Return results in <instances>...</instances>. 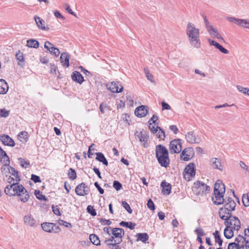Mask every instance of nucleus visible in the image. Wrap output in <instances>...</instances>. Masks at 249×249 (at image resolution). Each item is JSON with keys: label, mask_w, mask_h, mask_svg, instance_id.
Instances as JSON below:
<instances>
[{"label": "nucleus", "mask_w": 249, "mask_h": 249, "mask_svg": "<svg viewBox=\"0 0 249 249\" xmlns=\"http://www.w3.org/2000/svg\"><path fill=\"white\" fill-rule=\"evenodd\" d=\"M157 128H159V131L157 132V137L160 139L163 140L165 137V131L160 127L157 125Z\"/></svg>", "instance_id": "nucleus-42"}, {"label": "nucleus", "mask_w": 249, "mask_h": 249, "mask_svg": "<svg viewBox=\"0 0 249 249\" xmlns=\"http://www.w3.org/2000/svg\"><path fill=\"white\" fill-rule=\"evenodd\" d=\"M185 138L187 142L190 143H199L201 142V138L196 136L192 131L187 132Z\"/></svg>", "instance_id": "nucleus-11"}, {"label": "nucleus", "mask_w": 249, "mask_h": 249, "mask_svg": "<svg viewBox=\"0 0 249 249\" xmlns=\"http://www.w3.org/2000/svg\"><path fill=\"white\" fill-rule=\"evenodd\" d=\"M211 164L213 168L222 170L223 166L221 165L220 160L213 158L211 160Z\"/></svg>", "instance_id": "nucleus-24"}, {"label": "nucleus", "mask_w": 249, "mask_h": 249, "mask_svg": "<svg viewBox=\"0 0 249 249\" xmlns=\"http://www.w3.org/2000/svg\"><path fill=\"white\" fill-rule=\"evenodd\" d=\"M195 231L196 232V233L197 235V236H203L205 235V233L204 232L203 230L201 228H197L196 229Z\"/></svg>", "instance_id": "nucleus-61"}, {"label": "nucleus", "mask_w": 249, "mask_h": 249, "mask_svg": "<svg viewBox=\"0 0 249 249\" xmlns=\"http://www.w3.org/2000/svg\"><path fill=\"white\" fill-rule=\"evenodd\" d=\"M147 205V207L151 210H154L155 209L154 203L150 198L148 199Z\"/></svg>", "instance_id": "nucleus-56"}, {"label": "nucleus", "mask_w": 249, "mask_h": 249, "mask_svg": "<svg viewBox=\"0 0 249 249\" xmlns=\"http://www.w3.org/2000/svg\"><path fill=\"white\" fill-rule=\"evenodd\" d=\"M39 42L34 39H30L27 41V46L30 48H38L39 47Z\"/></svg>", "instance_id": "nucleus-34"}, {"label": "nucleus", "mask_w": 249, "mask_h": 249, "mask_svg": "<svg viewBox=\"0 0 249 249\" xmlns=\"http://www.w3.org/2000/svg\"><path fill=\"white\" fill-rule=\"evenodd\" d=\"M24 187L17 181L16 183L7 185L4 189V192L7 195L15 196L22 191H24Z\"/></svg>", "instance_id": "nucleus-3"}, {"label": "nucleus", "mask_w": 249, "mask_h": 249, "mask_svg": "<svg viewBox=\"0 0 249 249\" xmlns=\"http://www.w3.org/2000/svg\"><path fill=\"white\" fill-rule=\"evenodd\" d=\"M112 234L115 238L114 241L118 243H121L123 241L122 238L124 236V231L123 229L120 228H114L111 229Z\"/></svg>", "instance_id": "nucleus-7"}, {"label": "nucleus", "mask_w": 249, "mask_h": 249, "mask_svg": "<svg viewBox=\"0 0 249 249\" xmlns=\"http://www.w3.org/2000/svg\"><path fill=\"white\" fill-rule=\"evenodd\" d=\"M34 19L36 22V24L37 27L39 29L44 31H49L50 30V28L48 26L46 27L45 26H43L45 21L40 17H38L37 16H35L34 17Z\"/></svg>", "instance_id": "nucleus-19"}, {"label": "nucleus", "mask_w": 249, "mask_h": 249, "mask_svg": "<svg viewBox=\"0 0 249 249\" xmlns=\"http://www.w3.org/2000/svg\"><path fill=\"white\" fill-rule=\"evenodd\" d=\"M144 71L147 79L152 82H154V77L153 75L150 73L148 69L147 68H144Z\"/></svg>", "instance_id": "nucleus-45"}, {"label": "nucleus", "mask_w": 249, "mask_h": 249, "mask_svg": "<svg viewBox=\"0 0 249 249\" xmlns=\"http://www.w3.org/2000/svg\"><path fill=\"white\" fill-rule=\"evenodd\" d=\"M68 175L69 178L72 180H73L75 179H76L77 177L75 170L71 168H70L68 173Z\"/></svg>", "instance_id": "nucleus-39"}, {"label": "nucleus", "mask_w": 249, "mask_h": 249, "mask_svg": "<svg viewBox=\"0 0 249 249\" xmlns=\"http://www.w3.org/2000/svg\"><path fill=\"white\" fill-rule=\"evenodd\" d=\"M137 237V241H141L142 242L145 243L148 240L149 236L146 233H138L136 235Z\"/></svg>", "instance_id": "nucleus-33"}, {"label": "nucleus", "mask_w": 249, "mask_h": 249, "mask_svg": "<svg viewBox=\"0 0 249 249\" xmlns=\"http://www.w3.org/2000/svg\"><path fill=\"white\" fill-rule=\"evenodd\" d=\"M18 136L20 138L26 140L28 139V133L26 131H21L18 134Z\"/></svg>", "instance_id": "nucleus-62"}, {"label": "nucleus", "mask_w": 249, "mask_h": 249, "mask_svg": "<svg viewBox=\"0 0 249 249\" xmlns=\"http://www.w3.org/2000/svg\"><path fill=\"white\" fill-rule=\"evenodd\" d=\"M48 51H49L51 53L54 54L55 56H58L60 53L59 49L54 47V46L50 48V50H48Z\"/></svg>", "instance_id": "nucleus-49"}, {"label": "nucleus", "mask_w": 249, "mask_h": 249, "mask_svg": "<svg viewBox=\"0 0 249 249\" xmlns=\"http://www.w3.org/2000/svg\"><path fill=\"white\" fill-rule=\"evenodd\" d=\"M87 211L88 213L90 214L92 216H95L96 215V212L95 210L93 208V207L91 205H89L87 208Z\"/></svg>", "instance_id": "nucleus-46"}, {"label": "nucleus", "mask_w": 249, "mask_h": 249, "mask_svg": "<svg viewBox=\"0 0 249 249\" xmlns=\"http://www.w3.org/2000/svg\"><path fill=\"white\" fill-rule=\"evenodd\" d=\"M41 227L43 231L48 232H51L52 231L58 232L60 231L59 226L53 223H43L41 224Z\"/></svg>", "instance_id": "nucleus-9"}, {"label": "nucleus", "mask_w": 249, "mask_h": 249, "mask_svg": "<svg viewBox=\"0 0 249 249\" xmlns=\"http://www.w3.org/2000/svg\"><path fill=\"white\" fill-rule=\"evenodd\" d=\"M95 154L96 155L95 158L96 160L100 162H102L105 165H108V161L102 153L97 152L95 153Z\"/></svg>", "instance_id": "nucleus-27"}, {"label": "nucleus", "mask_w": 249, "mask_h": 249, "mask_svg": "<svg viewBox=\"0 0 249 249\" xmlns=\"http://www.w3.org/2000/svg\"><path fill=\"white\" fill-rule=\"evenodd\" d=\"M186 33L191 45L196 48H199L201 45L199 29L196 28L194 24L189 22L187 24Z\"/></svg>", "instance_id": "nucleus-1"}, {"label": "nucleus", "mask_w": 249, "mask_h": 249, "mask_svg": "<svg viewBox=\"0 0 249 249\" xmlns=\"http://www.w3.org/2000/svg\"><path fill=\"white\" fill-rule=\"evenodd\" d=\"M113 187L116 189L117 191L120 190L122 187V184L117 180H114L113 183Z\"/></svg>", "instance_id": "nucleus-52"}, {"label": "nucleus", "mask_w": 249, "mask_h": 249, "mask_svg": "<svg viewBox=\"0 0 249 249\" xmlns=\"http://www.w3.org/2000/svg\"><path fill=\"white\" fill-rule=\"evenodd\" d=\"M216 48L222 53H224L225 54L229 53V51L225 49V48H224L222 45H221L219 43L217 44Z\"/></svg>", "instance_id": "nucleus-53"}, {"label": "nucleus", "mask_w": 249, "mask_h": 249, "mask_svg": "<svg viewBox=\"0 0 249 249\" xmlns=\"http://www.w3.org/2000/svg\"><path fill=\"white\" fill-rule=\"evenodd\" d=\"M71 79L73 81L81 84L84 81V77L80 72L74 71L71 75Z\"/></svg>", "instance_id": "nucleus-20"}, {"label": "nucleus", "mask_w": 249, "mask_h": 249, "mask_svg": "<svg viewBox=\"0 0 249 249\" xmlns=\"http://www.w3.org/2000/svg\"><path fill=\"white\" fill-rule=\"evenodd\" d=\"M10 111L6 110L5 108L0 109V116L1 117L6 118L9 115Z\"/></svg>", "instance_id": "nucleus-50"}, {"label": "nucleus", "mask_w": 249, "mask_h": 249, "mask_svg": "<svg viewBox=\"0 0 249 249\" xmlns=\"http://www.w3.org/2000/svg\"><path fill=\"white\" fill-rule=\"evenodd\" d=\"M198 190V194H200V191H202V194H206L210 190V186L207 185L205 183L200 181H197L196 183H195Z\"/></svg>", "instance_id": "nucleus-16"}, {"label": "nucleus", "mask_w": 249, "mask_h": 249, "mask_svg": "<svg viewBox=\"0 0 249 249\" xmlns=\"http://www.w3.org/2000/svg\"><path fill=\"white\" fill-rule=\"evenodd\" d=\"M228 249H240L239 244L235 242H231L229 244Z\"/></svg>", "instance_id": "nucleus-51"}, {"label": "nucleus", "mask_w": 249, "mask_h": 249, "mask_svg": "<svg viewBox=\"0 0 249 249\" xmlns=\"http://www.w3.org/2000/svg\"><path fill=\"white\" fill-rule=\"evenodd\" d=\"M242 202L245 207L249 206V193L243 195Z\"/></svg>", "instance_id": "nucleus-43"}, {"label": "nucleus", "mask_w": 249, "mask_h": 249, "mask_svg": "<svg viewBox=\"0 0 249 249\" xmlns=\"http://www.w3.org/2000/svg\"><path fill=\"white\" fill-rule=\"evenodd\" d=\"M9 89L8 84L5 80L0 79V94H4L7 93Z\"/></svg>", "instance_id": "nucleus-25"}, {"label": "nucleus", "mask_w": 249, "mask_h": 249, "mask_svg": "<svg viewBox=\"0 0 249 249\" xmlns=\"http://www.w3.org/2000/svg\"><path fill=\"white\" fill-rule=\"evenodd\" d=\"M169 150L173 153H179L181 151V142L180 139L172 140L169 144Z\"/></svg>", "instance_id": "nucleus-6"}, {"label": "nucleus", "mask_w": 249, "mask_h": 249, "mask_svg": "<svg viewBox=\"0 0 249 249\" xmlns=\"http://www.w3.org/2000/svg\"><path fill=\"white\" fill-rule=\"evenodd\" d=\"M223 206L219 209V215L222 220H227L232 215V212L235 210L236 203L231 197H226L223 203Z\"/></svg>", "instance_id": "nucleus-2"}, {"label": "nucleus", "mask_w": 249, "mask_h": 249, "mask_svg": "<svg viewBox=\"0 0 249 249\" xmlns=\"http://www.w3.org/2000/svg\"><path fill=\"white\" fill-rule=\"evenodd\" d=\"M224 220L226 226H230L234 230L238 231L241 228L240 221L236 216L231 215L230 218Z\"/></svg>", "instance_id": "nucleus-4"}, {"label": "nucleus", "mask_w": 249, "mask_h": 249, "mask_svg": "<svg viewBox=\"0 0 249 249\" xmlns=\"http://www.w3.org/2000/svg\"><path fill=\"white\" fill-rule=\"evenodd\" d=\"M100 110L102 114H104L105 112L106 109H107L108 110H110V107L107 106L106 104L102 103L100 105Z\"/></svg>", "instance_id": "nucleus-48"}, {"label": "nucleus", "mask_w": 249, "mask_h": 249, "mask_svg": "<svg viewBox=\"0 0 249 249\" xmlns=\"http://www.w3.org/2000/svg\"><path fill=\"white\" fill-rule=\"evenodd\" d=\"M140 141L143 144L144 147H145V144L147 143L148 139V136L147 135L145 131H141L139 135L138 136Z\"/></svg>", "instance_id": "nucleus-30"}, {"label": "nucleus", "mask_w": 249, "mask_h": 249, "mask_svg": "<svg viewBox=\"0 0 249 249\" xmlns=\"http://www.w3.org/2000/svg\"><path fill=\"white\" fill-rule=\"evenodd\" d=\"M8 171L9 173H10L12 175L14 176L16 178V181H19L20 178L18 175V171L17 170H16L13 167H9V168H8Z\"/></svg>", "instance_id": "nucleus-38"}, {"label": "nucleus", "mask_w": 249, "mask_h": 249, "mask_svg": "<svg viewBox=\"0 0 249 249\" xmlns=\"http://www.w3.org/2000/svg\"><path fill=\"white\" fill-rule=\"evenodd\" d=\"M106 86L109 90L114 93L121 92L123 90V87L119 82H111L107 84Z\"/></svg>", "instance_id": "nucleus-8"}, {"label": "nucleus", "mask_w": 249, "mask_h": 249, "mask_svg": "<svg viewBox=\"0 0 249 249\" xmlns=\"http://www.w3.org/2000/svg\"><path fill=\"white\" fill-rule=\"evenodd\" d=\"M35 195H36V197L39 200L44 201L47 200V198L46 196L43 195L39 190H35Z\"/></svg>", "instance_id": "nucleus-41"}, {"label": "nucleus", "mask_w": 249, "mask_h": 249, "mask_svg": "<svg viewBox=\"0 0 249 249\" xmlns=\"http://www.w3.org/2000/svg\"><path fill=\"white\" fill-rule=\"evenodd\" d=\"M213 235L214 237L215 242L217 243L219 246H221L223 243V240L220 237L219 232L218 231H215Z\"/></svg>", "instance_id": "nucleus-37"}, {"label": "nucleus", "mask_w": 249, "mask_h": 249, "mask_svg": "<svg viewBox=\"0 0 249 249\" xmlns=\"http://www.w3.org/2000/svg\"><path fill=\"white\" fill-rule=\"evenodd\" d=\"M0 161L5 165H9L10 163V159L7 154L0 158Z\"/></svg>", "instance_id": "nucleus-44"}, {"label": "nucleus", "mask_w": 249, "mask_h": 249, "mask_svg": "<svg viewBox=\"0 0 249 249\" xmlns=\"http://www.w3.org/2000/svg\"><path fill=\"white\" fill-rule=\"evenodd\" d=\"M227 19L229 22L234 23L240 26H242L244 22V19L236 18L234 17H228Z\"/></svg>", "instance_id": "nucleus-36"}, {"label": "nucleus", "mask_w": 249, "mask_h": 249, "mask_svg": "<svg viewBox=\"0 0 249 249\" xmlns=\"http://www.w3.org/2000/svg\"><path fill=\"white\" fill-rule=\"evenodd\" d=\"M225 192L219 191L214 192L212 196V199L213 203L216 205H219L223 204L226 200V197L224 198V195Z\"/></svg>", "instance_id": "nucleus-5"}, {"label": "nucleus", "mask_w": 249, "mask_h": 249, "mask_svg": "<svg viewBox=\"0 0 249 249\" xmlns=\"http://www.w3.org/2000/svg\"><path fill=\"white\" fill-rule=\"evenodd\" d=\"M195 164L194 163H190L185 168V172L191 177H193L196 174Z\"/></svg>", "instance_id": "nucleus-23"}, {"label": "nucleus", "mask_w": 249, "mask_h": 249, "mask_svg": "<svg viewBox=\"0 0 249 249\" xmlns=\"http://www.w3.org/2000/svg\"><path fill=\"white\" fill-rule=\"evenodd\" d=\"M158 117L156 114H153L152 117L149 120L148 123H151L158 125V123L157 122V120H158Z\"/></svg>", "instance_id": "nucleus-54"}, {"label": "nucleus", "mask_w": 249, "mask_h": 249, "mask_svg": "<svg viewBox=\"0 0 249 249\" xmlns=\"http://www.w3.org/2000/svg\"><path fill=\"white\" fill-rule=\"evenodd\" d=\"M31 179L35 182V183H37V182H41V180L40 179V178L39 176L32 174L31 175Z\"/></svg>", "instance_id": "nucleus-58"}, {"label": "nucleus", "mask_w": 249, "mask_h": 249, "mask_svg": "<svg viewBox=\"0 0 249 249\" xmlns=\"http://www.w3.org/2000/svg\"><path fill=\"white\" fill-rule=\"evenodd\" d=\"M0 140L5 145L13 147L15 145L14 140L7 135H2L0 136Z\"/></svg>", "instance_id": "nucleus-17"}, {"label": "nucleus", "mask_w": 249, "mask_h": 249, "mask_svg": "<svg viewBox=\"0 0 249 249\" xmlns=\"http://www.w3.org/2000/svg\"><path fill=\"white\" fill-rule=\"evenodd\" d=\"M18 160L20 162L21 167L24 168H27L30 167V162L28 160H25L21 158H18Z\"/></svg>", "instance_id": "nucleus-40"}, {"label": "nucleus", "mask_w": 249, "mask_h": 249, "mask_svg": "<svg viewBox=\"0 0 249 249\" xmlns=\"http://www.w3.org/2000/svg\"><path fill=\"white\" fill-rule=\"evenodd\" d=\"M148 113V107L144 105H142L137 107L135 110V115L140 118L145 117Z\"/></svg>", "instance_id": "nucleus-12"}, {"label": "nucleus", "mask_w": 249, "mask_h": 249, "mask_svg": "<svg viewBox=\"0 0 249 249\" xmlns=\"http://www.w3.org/2000/svg\"><path fill=\"white\" fill-rule=\"evenodd\" d=\"M89 240L90 242L95 246H99L100 245V241L98 238V237L94 234H92L89 235Z\"/></svg>", "instance_id": "nucleus-35"}, {"label": "nucleus", "mask_w": 249, "mask_h": 249, "mask_svg": "<svg viewBox=\"0 0 249 249\" xmlns=\"http://www.w3.org/2000/svg\"><path fill=\"white\" fill-rule=\"evenodd\" d=\"M233 229L230 226H226L224 231V234L227 239H231L233 236Z\"/></svg>", "instance_id": "nucleus-32"}, {"label": "nucleus", "mask_w": 249, "mask_h": 249, "mask_svg": "<svg viewBox=\"0 0 249 249\" xmlns=\"http://www.w3.org/2000/svg\"><path fill=\"white\" fill-rule=\"evenodd\" d=\"M195 154L194 149L192 147H187L183 149L180 154V159L184 161L189 160Z\"/></svg>", "instance_id": "nucleus-10"}, {"label": "nucleus", "mask_w": 249, "mask_h": 249, "mask_svg": "<svg viewBox=\"0 0 249 249\" xmlns=\"http://www.w3.org/2000/svg\"><path fill=\"white\" fill-rule=\"evenodd\" d=\"M168 151L166 147L161 144L157 145L156 147V157L162 156L168 154Z\"/></svg>", "instance_id": "nucleus-18"}, {"label": "nucleus", "mask_w": 249, "mask_h": 249, "mask_svg": "<svg viewBox=\"0 0 249 249\" xmlns=\"http://www.w3.org/2000/svg\"><path fill=\"white\" fill-rule=\"evenodd\" d=\"M59 224L60 225H63L67 228H71L72 227V225L70 223L67 222L63 220H60L59 221Z\"/></svg>", "instance_id": "nucleus-59"}, {"label": "nucleus", "mask_w": 249, "mask_h": 249, "mask_svg": "<svg viewBox=\"0 0 249 249\" xmlns=\"http://www.w3.org/2000/svg\"><path fill=\"white\" fill-rule=\"evenodd\" d=\"M207 31L213 37H216L218 39H221L222 40H223V38L219 34L218 30L213 26H212Z\"/></svg>", "instance_id": "nucleus-28"}, {"label": "nucleus", "mask_w": 249, "mask_h": 249, "mask_svg": "<svg viewBox=\"0 0 249 249\" xmlns=\"http://www.w3.org/2000/svg\"><path fill=\"white\" fill-rule=\"evenodd\" d=\"M149 128L151 130V131L155 134L157 133L158 132V130L159 129V128H157V126L155 127L153 125V124L151 123H149Z\"/></svg>", "instance_id": "nucleus-57"}, {"label": "nucleus", "mask_w": 249, "mask_h": 249, "mask_svg": "<svg viewBox=\"0 0 249 249\" xmlns=\"http://www.w3.org/2000/svg\"><path fill=\"white\" fill-rule=\"evenodd\" d=\"M122 204L124 208L130 214L132 213V210L129 205L125 201H122Z\"/></svg>", "instance_id": "nucleus-47"}, {"label": "nucleus", "mask_w": 249, "mask_h": 249, "mask_svg": "<svg viewBox=\"0 0 249 249\" xmlns=\"http://www.w3.org/2000/svg\"><path fill=\"white\" fill-rule=\"evenodd\" d=\"M156 158L159 164L161 166L166 168L169 165L170 160L169 158V154L162 156L160 155V156Z\"/></svg>", "instance_id": "nucleus-15"}, {"label": "nucleus", "mask_w": 249, "mask_h": 249, "mask_svg": "<svg viewBox=\"0 0 249 249\" xmlns=\"http://www.w3.org/2000/svg\"><path fill=\"white\" fill-rule=\"evenodd\" d=\"M17 196H18L20 197V200L23 202H27L30 197V196L28 194L27 191L24 188V191H21L19 193H18Z\"/></svg>", "instance_id": "nucleus-29"}, {"label": "nucleus", "mask_w": 249, "mask_h": 249, "mask_svg": "<svg viewBox=\"0 0 249 249\" xmlns=\"http://www.w3.org/2000/svg\"><path fill=\"white\" fill-rule=\"evenodd\" d=\"M70 55L67 53H61L60 60L63 66L68 67L70 66L69 64Z\"/></svg>", "instance_id": "nucleus-22"}, {"label": "nucleus", "mask_w": 249, "mask_h": 249, "mask_svg": "<svg viewBox=\"0 0 249 249\" xmlns=\"http://www.w3.org/2000/svg\"><path fill=\"white\" fill-rule=\"evenodd\" d=\"M219 191L220 192H225V185L224 183L222 182V181L220 180H217L216 181L214 184L213 190L214 192H216L217 191L219 192Z\"/></svg>", "instance_id": "nucleus-26"}, {"label": "nucleus", "mask_w": 249, "mask_h": 249, "mask_svg": "<svg viewBox=\"0 0 249 249\" xmlns=\"http://www.w3.org/2000/svg\"><path fill=\"white\" fill-rule=\"evenodd\" d=\"M65 8L66 11H67L70 14L73 16H76L74 12H73L70 8L69 5L67 3L64 4Z\"/></svg>", "instance_id": "nucleus-63"}, {"label": "nucleus", "mask_w": 249, "mask_h": 249, "mask_svg": "<svg viewBox=\"0 0 249 249\" xmlns=\"http://www.w3.org/2000/svg\"><path fill=\"white\" fill-rule=\"evenodd\" d=\"M120 243H118L117 242L114 241V243H112L111 244H108V246L110 249H121L120 247L118 246V244Z\"/></svg>", "instance_id": "nucleus-55"}, {"label": "nucleus", "mask_w": 249, "mask_h": 249, "mask_svg": "<svg viewBox=\"0 0 249 249\" xmlns=\"http://www.w3.org/2000/svg\"><path fill=\"white\" fill-rule=\"evenodd\" d=\"M161 106L162 110H169L171 109L170 106L164 101L161 102Z\"/></svg>", "instance_id": "nucleus-64"}, {"label": "nucleus", "mask_w": 249, "mask_h": 249, "mask_svg": "<svg viewBox=\"0 0 249 249\" xmlns=\"http://www.w3.org/2000/svg\"><path fill=\"white\" fill-rule=\"evenodd\" d=\"M86 187L85 183H81L76 187L75 189V193L77 195L80 196H84L87 195L89 193V191L85 189Z\"/></svg>", "instance_id": "nucleus-14"}, {"label": "nucleus", "mask_w": 249, "mask_h": 249, "mask_svg": "<svg viewBox=\"0 0 249 249\" xmlns=\"http://www.w3.org/2000/svg\"><path fill=\"white\" fill-rule=\"evenodd\" d=\"M160 186L162 187V193L164 195H169L171 193V185L165 181L163 180Z\"/></svg>", "instance_id": "nucleus-21"}, {"label": "nucleus", "mask_w": 249, "mask_h": 249, "mask_svg": "<svg viewBox=\"0 0 249 249\" xmlns=\"http://www.w3.org/2000/svg\"><path fill=\"white\" fill-rule=\"evenodd\" d=\"M203 18L204 19L205 27H206L207 30H208L209 28H210L213 26L210 24L206 16L203 15Z\"/></svg>", "instance_id": "nucleus-60"}, {"label": "nucleus", "mask_w": 249, "mask_h": 249, "mask_svg": "<svg viewBox=\"0 0 249 249\" xmlns=\"http://www.w3.org/2000/svg\"><path fill=\"white\" fill-rule=\"evenodd\" d=\"M23 221L26 225L32 227H36L37 225L36 220L30 214L25 215L23 217Z\"/></svg>", "instance_id": "nucleus-13"}, {"label": "nucleus", "mask_w": 249, "mask_h": 249, "mask_svg": "<svg viewBox=\"0 0 249 249\" xmlns=\"http://www.w3.org/2000/svg\"><path fill=\"white\" fill-rule=\"evenodd\" d=\"M16 58L18 61V65L21 67H23L24 65L25 60L23 56V54L20 51H19L18 53L16 54Z\"/></svg>", "instance_id": "nucleus-31"}]
</instances>
